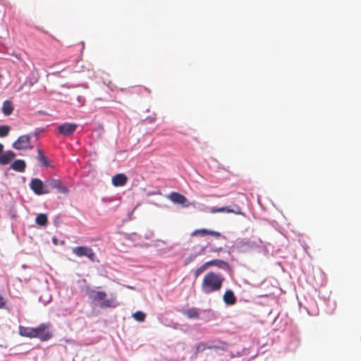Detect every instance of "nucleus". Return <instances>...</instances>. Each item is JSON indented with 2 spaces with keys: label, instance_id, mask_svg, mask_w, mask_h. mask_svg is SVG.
<instances>
[{
  "label": "nucleus",
  "instance_id": "nucleus-6",
  "mask_svg": "<svg viewBox=\"0 0 361 361\" xmlns=\"http://www.w3.org/2000/svg\"><path fill=\"white\" fill-rule=\"evenodd\" d=\"M13 147L16 149H25L32 148L30 146V137L27 135L20 136L18 140L13 142Z\"/></svg>",
  "mask_w": 361,
  "mask_h": 361
},
{
  "label": "nucleus",
  "instance_id": "nucleus-2",
  "mask_svg": "<svg viewBox=\"0 0 361 361\" xmlns=\"http://www.w3.org/2000/svg\"><path fill=\"white\" fill-rule=\"evenodd\" d=\"M87 295L93 301L97 302L102 308H115L118 305L114 294H111L110 297L107 298V294L104 291L89 289L87 290Z\"/></svg>",
  "mask_w": 361,
  "mask_h": 361
},
{
  "label": "nucleus",
  "instance_id": "nucleus-5",
  "mask_svg": "<svg viewBox=\"0 0 361 361\" xmlns=\"http://www.w3.org/2000/svg\"><path fill=\"white\" fill-rule=\"evenodd\" d=\"M30 187L31 190L37 195L49 193V190L47 188V183L44 184L43 182L39 178L32 179L30 183Z\"/></svg>",
  "mask_w": 361,
  "mask_h": 361
},
{
  "label": "nucleus",
  "instance_id": "nucleus-23",
  "mask_svg": "<svg viewBox=\"0 0 361 361\" xmlns=\"http://www.w3.org/2000/svg\"><path fill=\"white\" fill-rule=\"evenodd\" d=\"M209 264L207 262L202 264L200 267H198L194 272L195 276L198 277L202 273L206 271L209 268Z\"/></svg>",
  "mask_w": 361,
  "mask_h": 361
},
{
  "label": "nucleus",
  "instance_id": "nucleus-18",
  "mask_svg": "<svg viewBox=\"0 0 361 361\" xmlns=\"http://www.w3.org/2000/svg\"><path fill=\"white\" fill-rule=\"evenodd\" d=\"M207 263L209 264V267L212 266H216L220 269H228V264L223 260L221 259H212L210 261H208Z\"/></svg>",
  "mask_w": 361,
  "mask_h": 361
},
{
  "label": "nucleus",
  "instance_id": "nucleus-8",
  "mask_svg": "<svg viewBox=\"0 0 361 361\" xmlns=\"http://www.w3.org/2000/svg\"><path fill=\"white\" fill-rule=\"evenodd\" d=\"M47 186L49 191L51 189H56L59 192L66 194L68 190L64 186L62 183L57 179H50L47 180Z\"/></svg>",
  "mask_w": 361,
  "mask_h": 361
},
{
  "label": "nucleus",
  "instance_id": "nucleus-14",
  "mask_svg": "<svg viewBox=\"0 0 361 361\" xmlns=\"http://www.w3.org/2000/svg\"><path fill=\"white\" fill-rule=\"evenodd\" d=\"M128 178L124 173H118L112 178V183L114 186H123L126 184Z\"/></svg>",
  "mask_w": 361,
  "mask_h": 361
},
{
  "label": "nucleus",
  "instance_id": "nucleus-31",
  "mask_svg": "<svg viewBox=\"0 0 361 361\" xmlns=\"http://www.w3.org/2000/svg\"><path fill=\"white\" fill-rule=\"evenodd\" d=\"M195 257V255H194V256H190V261H192V260H193V259H194Z\"/></svg>",
  "mask_w": 361,
  "mask_h": 361
},
{
  "label": "nucleus",
  "instance_id": "nucleus-16",
  "mask_svg": "<svg viewBox=\"0 0 361 361\" xmlns=\"http://www.w3.org/2000/svg\"><path fill=\"white\" fill-rule=\"evenodd\" d=\"M223 300L228 305H234L236 302V298L231 290H227L224 293Z\"/></svg>",
  "mask_w": 361,
  "mask_h": 361
},
{
  "label": "nucleus",
  "instance_id": "nucleus-12",
  "mask_svg": "<svg viewBox=\"0 0 361 361\" xmlns=\"http://www.w3.org/2000/svg\"><path fill=\"white\" fill-rule=\"evenodd\" d=\"M228 344L221 340H214L209 345V350H216L220 351H226L228 349Z\"/></svg>",
  "mask_w": 361,
  "mask_h": 361
},
{
  "label": "nucleus",
  "instance_id": "nucleus-7",
  "mask_svg": "<svg viewBox=\"0 0 361 361\" xmlns=\"http://www.w3.org/2000/svg\"><path fill=\"white\" fill-rule=\"evenodd\" d=\"M78 125L72 123H64L58 126V132L64 136H71L75 131Z\"/></svg>",
  "mask_w": 361,
  "mask_h": 361
},
{
  "label": "nucleus",
  "instance_id": "nucleus-10",
  "mask_svg": "<svg viewBox=\"0 0 361 361\" xmlns=\"http://www.w3.org/2000/svg\"><path fill=\"white\" fill-rule=\"evenodd\" d=\"M209 211L210 213L215 214L219 212H227V213H234L236 214H240L241 212V208L238 206H235V209H231L229 207H223L220 208L216 207H210L209 209Z\"/></svg>",
  "mask_w": 361,
  "mask_h": 361
},
{
  "label": "nucleus",
  "instance_id": "nucleus-4",
  "mask_svg": "<svg viewBox=\"0 0 361 361\" xmlns=\"http://www.w3.org/2000/svg\"><path fill=\"white\" fill-rule=\"evenodd\" d=\"M72 252L77 257H87L91 262L95 261L96 255L91 247L87 246H78L73 247Z\"/></svg>",
  "mask_w": 361,
  "mask_h": 361
},
{
  "label": "nucleus",
  "instance_id": "nucleus-13",
  "mask_svg": "<svg viewBox=\"0 0 361 361\" xmlns=\"http://www.w3.org/2000/svg\"><path fill=\"white\" fill-rule=\"evenodd\" d=\"M16 157L13 152L8 150L0 154V164L6 165L9 164Z\"/></svg>",
  "mask_w": 361,
  "mask_h": 361
},
{
  "label": "nucleus",
  "instance_id": "nucleus-28",
  "mask_svg": "<svg viewBox=\"0 0 361 361\" xmlns=\"http://www.w3.org/2000/svg\"><path fill=\"white\" fill-rule=\"evenodd\" d=\"M222 250V247H213L211 249L212 252H219Z\"/></svg>",
  "mask_w": 361,
  "mask_h": 361
},
{
  "label": "nucleus",
  "instance_id": "nucleus-19",
  "mask_svg": "<svg viewBox=\"0 0 361 361\" xmlns=\"http://www.w3.org/2000/svg\"><path fill=\"white\" fill-rule=\"evenodd\" d=\"M183 313L188 319H198L200 317L198 309L194 307L183 310Z\"/></svg>",
  "mask_w": 361,
  "mask_h": 361
},
{
  "label": "nucleus",
  "instance_id": "nucleus-32",
  "mask_svg": "<svg viewBox=\"0 0 361 361\" xmlns=\"http://www.w3.org/2000/svg\"><path fill=\"white\" fill-rule=\"evenodd\" d=\"M245 245L248 246L249 243H245Z\"/></svg>",
  "mask_w": 361,
  "mask_h": 361
},
{
  "label": "nucleus",
  "instance_id": "nucleus-11",
  "mask_svg": "<svg viewBox=\"0 0 361 361\" xmlns=\"http://www.w3.org/2000/svg\"><path fill=\"white\" fill-rule=\"evenodd\" d=\"M207 235L216 238H219L221 235V234L218 231H211L206 228L196 229L191 233L192 236H205Z\"/></svg>",
  "mask_w": 361,
  "mask_h": 361
},
{
  "label": "nucleus",
  "instance_id": "nucleus-21",
  "mask_svg": "<svg viewBox=\"0 0 361 361\" xmlns=\"http://www.w3.org/2000/svg\"><path fill=\"white\" fill-rule=\"evenodd\" d=\"M37 159L38 161L40 162L42 166H49V162H48L47 157L43 154L42 150L39 149H38V150H37Z\"/></svg>",
  "mask_w": 361,
  "mask_h": 361
},
{
  "label": "nucleus",
  "instance_id": "nucleus-9",
  "mask_svg": "<svg viewBox=\"0 0 361 361\" xmlns=\"http://www.w3.org/2000/svg\"><path fill=\"white\" fill-rule=\"evenodd\" d=\"M169 199L175 204L184 205L185 207H190L192 203L188 202L186 197L180 193L172 192L169 195Z\"/></svg>",
  "mask_w": 361,
  "mask_h": 361
},
{
  "label": "nucleus",
  "instance_id": "nucleus-20",
  "mask_svg": "<svg viewBox=\"0 0 361 361\" xmlns=\"http://www.w3.org/2000/svg\"><path fill=\"white\" fill-rule=\"evenodd\" d=\"M13 111V108L12 103L8 100L5 101L3 104L2 112L5 115L8 116L12 114Z\"/></svg>",
  "mask_w": 361,
  "mask_h": 361
},
{
  "label": "nucleus",
  "instance_id": "nucleus-26",
  "mask_svg": "<svg viewBox=\"0 0 361 361\" xmlns=\"http://www.w3.org/2000/svg\"><path fill=\"white\" fill-rule=\"evenodd\" d=\"M10 127L8 126H0V137H4L8 135Z\"/></svg>",
  "mask_w": 361,
  "mask_h": 361
},
{
  "label": "nucleus",
  "instance_id": "nucleus-3",
  "mask_svg": "<svg viewBox=\"0 0 361 361\" xmlns=\"http://www.w3.org/2000/svg\"><path fill=\"white\" fill-rule=\"evenodd\" d=\"M49 329V324H41L37 327L35 328V338H39L41 341L49 340L53 336Z\"/></svg>",
  "mask_w": 361,
  "mask_h": 361
},
{
  "label": "nucleus",
  "instance_id": "nucleus-22",
  "mask_svg": "<svg viewBox=\"0 0 361 361\" xmlns=\"http://www.w3.org/2000/svg\"><path fill=\"white\" fill-rule=\"evenodd\" d=\"M35 222L39 226H45L47 223V216L44 214H39L35 219Z\"/></svg>",
  "mask_w": 361,
  "mask_h": 361
},
{
  "label": "nucleus",
  "instance_id": "nucleus-30",
  "mask_svg": "<svg viewBox=\"0 0 361 361\" xmlns=\"http://www.w3.org/2000/svg\"><path fill=\"white\" fill-rule=\"evenodd\" d=\"M3 149H4V145L0 143V154L3 152Z\"/></svg>",
  "mask_w": 361,
  "mask_h": 361
},
{
  "label": "nucleus",
  "instance_id": "nucleus-24",
  "mask_svg": "<svg viewBox=\"0 0 361 361\" xmlns=\"http://www.w3.org/2000/svg\"><path fill=\"white\" fill-rule=\"evenodd\" d=\"M133 317L136 321L142 322L145 321L146 314L141 311H137L133 314Z\"/></svg>",
  "mask_w": 361,
  "mask_h": 361
},
{
  "label": "nucleus",
  "instance_id": "nucleus-1",
  "mask_svg": "<svg viewBox=\"0 0 361 361\" xmlns=\"http://www.w3.org/2000/svg\"><path fill=\"white\" fill-rule=\"evenodd\" d=\"M224 277L219 273L209 271L207 273L202 281L201 288L204 293L209 294L221 290Z\"/></svg>",
  "mask_w": 361,
  "mask_h": 361
},
{
  "label": "nucleus",
  "instance_id": "nucleus-15",
  "mask_svg": "<svg viewBox=\"0 0 361 361\" xmlns=\"http://www.w3.org/2000/svg\"><path fill=\"white\" fill-rule=\"evenodd\" d=\"M26 164L23 159H16L11 165V169L18 172H24Z\"/></svg>",
  "mask_w": 361,
  "mask_h": 361
},
{
  "label": "nucleus",
  "instance_id": "nucleus-27",
  "mask_svg": "<svg viewBox=\"0 0 361 361\" xmlns=\"http://www.w3.org/2000/svg\"><path fill=\"white\" fill-rule=\"evenodd\" d=\"M6 307V300L2 295L0 294V308L3 309Z\"/></svg>",
  "mask_w": 361,
  "mask_h": 361
},
{
  "label": "nucleus",
  "instance_id": "nucleus-17",
  "mask_svg": "<svg viewBox=\"0 0 361 361\" xmlns=\"http://www.w3.org/2000/svg\"><path fill=\"white\" fill-rule=\"evenodd\" d=\"M19 334L24 337L35 338V328L20 326Z\"/></svg>",
  "mask_w": 361,
  "mask_h": 361
},
{
  "label": "nucleus",
  "instance_id": "nucleus-25",
  "mask_svg": "<svg viewBox=\"0 0 361 361\" xmlns=\"http://www.w3.org/2000/svg\"><path fill=\"white\" fill-rule=\"evenodd\" d=\"M209 349V345L202 342L198 343L195 345V353L203 352Z\"/></svg>",
  "mask_w": 361,
  "mask_h": 361
},
{
  "label": "nucleus",
  "instance_id": "nucleus-29",
  "mask_svg": "<svg viewBox=\"0 0 361 361\" xmlns=\"http://www.w3.org/2000/svg\"><path fill=\"white\" fill-rule=\"evenodd\" d=\"M205 247H202L200 250V254H202L204 252V250H205Z\"/></svg>",
  "mask_w": 361,
  "mask_h": 361
}]
</instances>
